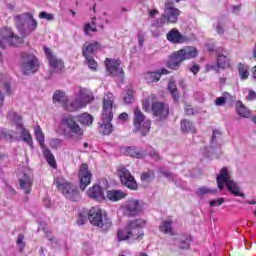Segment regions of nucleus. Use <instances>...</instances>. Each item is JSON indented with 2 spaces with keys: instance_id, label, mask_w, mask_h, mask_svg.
I'll return each instance as SVG.
<instances>
[{
  "instance_id": "obj_49",
  "label": "nucleus",
  "mask_w": 256,
  "mask_h": 256,
  "mask_svg": "<svg viewBox=\"0 0 256 256\" xmlns=\"http://www.w3.org/2000/svg\"><path fill=\"white\" fill-rule=\"evenodd\" d=\"M92 31V33H97V27L92 26L91 23H87L84 26V33L85 35H89V32Z\"/></svg>"
},
{
  "instance_id": "obj_48",
  "label": "nucleus",
  "mask_w": 256,
  "mask_h": 256,
  "mask_svg": "<svg viewBox=\"0 0 256 256\" xmlns=\"http://www.w3.org/2000/svg\"><path fill=\"white\" fill-rule=\"evenodd\" d=\"M87 61V65L89 69H92V71H97V62L95 59H93V56H90L89 58H85Z\"/></svg>"
},
{
  "instance_id": "obj_50",
  "label": "nucleus",
  "mask_w": 256,
  "mask_h": 256,
  "mask_svg": "<svg viewBox=\"0 0 256 256\" xmlns=\"http://www.w3.org/2000/svg\"><path fill=\"white\" fill-rule=\"evenodd\" d=\"M223 95L227 103H235V101H237V97L235 95H231L228 92H224Z\"/></svg>"
},
{
  "instance_id": "obj_46",
  "label": "nucleus",
  "mask_w": 256,
  "mask_h": 256,
  "mask_svg": "<svg viewBox=\"0 0 256 256\" xmlns=\"http://www.w3.org/2000/svg\"><path fill=\"white\" fill-rule=\"evenodd\" d=\"M191 241H192L191 236H187L185 239H182L180 241V246H179L180 249H190Z\"/></svg>"
},
{
  "instance_id": "obj_11",
  "label": "nucleus",
  "mask_w": 256,
  "mask_h": 256,
  "mask_svg": "<svg viewBox=\"0 0 256 256\" xmlns=\"http://www.w3.org/2000/svg\"><path fill=\"white\" fill-rule=\"evenodd\" d=\"M143 227H145V220L143 219H136L128 223L126 229H128V235L130 239H137L141 241L143 239Z\"/></svg>"
},
{
  "instance_id": "obj_51",
  "label": "nucleus",
  "mask_w": 256,
  "mask_h": 256,
  "mask_svg": "<svg viewBox=\"0 0 256 256\" xmlns=\"http://www.w3.org/2000/svg\"><path fill=\"white\" fill-rule=\"evenodd\" d=\"M25 239V236L23 234H19L17 238V245L20 247V252H23V249H25V242L23 241Z\"/></svg>"
},
{
  "instance_id": "obj_57",
  "label": "nucleus",
  "mask_w": 256,
  "mask_h": 256,
  "mask_svg": "<svg viewBox=\"0 0 256 256\" xmlns=\"http://www.w3.org/2000/svg\"><path fill=\"white\" fill-rule=\"evenodd\" d=\"M149 155L150 157H152V159H155L156 161H159L161 159L159 153H157V151H155L154 149L150 151Z\"/></svg>"
},
{
  "instance_id": "obj_44",
  "label": "nucleus",
  "mask_w": 256,
  "mask_h": 256,
  "mask_svg": "<svg viewBox=\"0 0 256 256\" xmlns=\"http://www.w3.org/2000/svg\"><path fill=\"white\" fill-rule=\"evenodd\" d=\"M238 72L240 75V79L242 81H245V79L249 78V71L247 69H245V66L241 63L238 65Z\"/></svg>"
},
{
  "instance_id": "obj_52",
  "label": "nucleus",
  "mask_w": 256,
  "mask_h": 256,
  "mask_svg": "<svg viewBox=\"0 0 256 256\" xmlns=\"http://www.w3.org/2000/svg\"><path fill=\"white\" fill-rule=\"evenodd\" d=\"M223 203H225V199L224 198H218L217 200H211L209 202L210 207H217V205H223Z\"/></svg>"
},
{
  "instance_id": "obj_15",
  "label": "nucleus",
  "mask_w": 256,
  "mask_h": 256,
  "mask_svg": "<svg viewBox=\"0 0 256 256\" xmlns=\"http://www.w3.org/2000/svg\"><path fill=\"white\" fill-rule=\"evenodd\" d=\"M79 181H80V189L81 191H85L88 185H91V179L93 178V174L89 170V165L82 164L79 170Z\"/></svg>"
},
{
  "instance_id": "obj_64",
  "label": "nucleus",
  "mask_w": 256,
  "mask_h": 256,
  "mask_svg": "<svg viewBox=\"0 0 256 256\" xmlns=\"http://www.w3.org/2000/svg\"><path fill=\"white\" fill-rule=\"evenodd\" d=\"M4 90L6 91L7 95H11V84L5 83L4 84Z\"/></svg>"
},
{
  "instance_id": "obj_62",
  "label": "nucleus",
  "mask_w": 256,
  "mask_h": 256,
  "mask_svg": "<svg viewBox=\"0 0 256 256\" xmlns=\"http://www.w3.org/2000/svg\"><path fill=\"white\" fill-rule=\"evenodd\" d=\"M216 31H217L218 35H223V33H225V30H223V26L221 25V23L217 24Z\"/></svg>"
},
{
  "instance_id": "obj_55",
  "label": "nucleus",
  "mask_w": 256,
  "mask_h": 256,
  "mask_svg": "<svg viewBox=\"0 0 256 256\" xmlns=\"http://www.w3.org/2000/svg\"><path fill=\"white\" fill-rule=\"evenodd\" d=\"M83 251L86 253V255H93V248H91V244L85 243L83 245Z\"/></svg>"
},
{
  "instance_id": "obj_61",
  "label": "nucleus",
  "mask_w": 256,
  "mask_h": 256,
  "mask_svg": "<svg viewBox=\"0 0 256 256\" xmlns=\"http://www.w3.org/2000/svg\"><path fill=\"white\" fill-rule=\"evenodd\" d=\"M77 223H78V225H85V223H87V217L80 215Z\"/></svg>"
},
{
  "instance_id": "obj_41",
  "label": "nucleus",
  "mask_w": 256,
  "mask_h": 256,
  "mask_svg": "<svg viewBox=\"0 0 256 256\" xmlns=\"http://www.w3.org/2000/svg\"><path fill=\"white\" fill-rule=\"evenodd\" d=\"M35 137H36V141H38L40 147L42 149H45V134H43V130H41V126L36 127Z\"/></svg>"
},
{
  "instance_id": "obj_26",
  "label": "nucleus",
  "mask_w": 256,
  "mask_h": 256,
  "mask_svg": "<svg viewBox=\"0 0 256 256\" xmlns=\"http://www.w3.org/2000/svg\"><path fill=\"white\" fill-rule=\"evenodd\" d=\"M124 155L128 157H136V159H143L146 155L145 151L139 150L135 146H128L123 148Z\"/></svg>"
},
{
  "instance_id": "obj_32",
  "label": "nucleus",
  "mask_w": 256,
  "mask_h": 256,
  "mask_svg": "<svg viewBox=\"0 0 256 256\" xmlns=\"http://www.w3.org/2000/svg\"><path fill=\"white\" fill-rule=\"evenodd\" d=\"M76 119L80 125H84L85 127H89V125H93L94 118L89 113H83L76 116Z\"/></svg>"
},
{
  "instance_id": "obj_53",
  "label": "nucleus",
  "mask_w": 256,
  "mask_h": 256,
  "mask_svg": "<svg viewBox=\"0 0 256 256\" xmlns=\"http://www.w3.org/2000/svg\"><path fill=\"white\" fill-rule=\"evenodd\" d=\"M39 17L40 19H46L47 21H53V19H55L53 14H48L47 12H41Z\"/></svg>"
},
{
  "instance_id": "obj_30",
  "label": "nucleus",
  "mask_w": 256,
  "mask_h": 256,
  "mask_svg": "<svg viewBox=\"0 0 256 256\" xmlns=\"http://www.w3.org/2000/svg\"><path fill=\"white\" fill-rule=\"evenodd\" d=\"M83 104L81 103V100L79 99V97H76L73 101L66 102V106L64 107V109L66 111H69L70 113H73L74 111H79V109H83Z\"/></svg>"
},
{
  "instance_id": "obj_6",
  "label": "nucleus",
  "mask_w": 256,
  "mask_h": 256,
  "mask_svg": "<svg viewBox=\"0 0 256 256\" xmlns=\"http://www.w3.org/2000/svg\"><path fill=\"white\" fill-rule=\"evenodd\" d=\"M216 183L220 191H223L226 185L228 191H230L232 195H235L236 197H245V193L241 192L239 184L231 179V175L229 174L227 167H223L220 170V174L216 177Z\"/></svg>"
},
{
  "instance_id": "obj_14",
  "label": "nucleus",
  "mask_w": 256,
  "mask_h": 256,
  "mask_svg": "<svg viewBox=\"0 0 256 256\" xmlns=\"http://www.w3.org/2000/svg\"><path fill=\"white\" fill-rule=\"evenodd\" d=\"M106 70L111 77H123L125 72L120 67L121 62L115 59L106 58L105 60Z\"/></svg>"
},
{
  "instance_id": "obj_9",
  "label": "nucleus",
  "mask_w": 256,
  "mask_h": 256,
  "mask_svg": "<svg viewBox=\"0 0 256 256\" xmlns=\"http://www.w3.org/2000/svg\"><path fill=\"white\" fill-rule=\"evenodd\" d=\"M134 132L140 133L142 137H146V135H149V131L151 129V120L145 118V115L143 112H141V109L135 108L134 110Z\"/></svg>"
},
{
  "instance_id": "obj_33",
  "label": "nucleus",
  "mask_w": 256,
  "mask_h": 256,
  "mask_svg": "<svg viewBox=\"0 0 256 256\" xmlns=\"http://www.w3.org/2000/svg\"><path fill=\"white\" fill-rule=\"evenodd\" d=\"M69 99L67 98V95H65V92L58 90L53 94V102L54 103H60L65 108L67 105V102Z\"/></svg>"
},
{
  "instance_id": "obj_42",
  "label": "nucleus",
  "mask_w": 256,
  "mask_h": 256,
  "mask_svg": "<svg viewBox=\"0 0 256 256\" xmlns=\"http://www.w3.org/2000/svg\"><path fill=\"white\" fill-rule=\"evenodd\" d=\"M181 131L184 133H195V126H193V123L189 120H182Z\"/></svg>"
},
{
  "instance_id": "obj_24",
  "label": "nucleus",
  "mask_w": 256,
  "mask_h": 256,
  "mask_svg": "<svg viewBox=\"0 0 256 256\" xmlns=\"http://www.w3.org/2000/svg\"><path fill=\"white\" fill-rule=\"evenodd\" d=\"M162 75H169V70L162 68L156 72H148L146 74V81H148V83H157Z\"/></svg>"
},
{
  "instance_id": "obj_4",
  "label": "nucleus",
  "mask_w": 256,
  "mask_h": 256,
  "mask_svg": "<svg viewBox=\"0 0 256 256\" xmlns=\"http://www.w3.org/2000/svg\"><path fill=\"white\" fill-rule=\"evenodd\" d=\"M14 23L18 33H20L21 37L24 39L25 37H29L30 34L33 33L37 29L38 22L33 17L31 12H25L22 14H18L14 17Z\"/></svg>"
},
{
  "instance_id": "obj_23",
  "label": "nucleus",
  "mask_w": 256,
  "mask_h": 256,
  "mask_svg": "<svg viewBox=\"0 0 256 256\" xmlns=\"http://www.w3.org/2000/svg\"><path fill=\"white\" fill-rule=\"evenodd\" d=\"M87 194L90 199H95V201H105V193L103 192V188L97 184L89 188Z\"/></svg>"
},
{
  "instance_id": "obj_63",
  "label": "nucleus",
  "mask_w": 256,
  "mask_h": 256,
  "mask_svg": "<svg viewBox=\"0 0 256 256\" xmlns=\"http://www.w3.org/2000/svg\"><path fill=\"white\" fill-rule=\"evenodd\" d=\"M119 121H127L129 119V115L125 112L121 113L118 117Z\"/></svg>"
},
{
  "instance_id": "obj_40",
  "label": "nucleus",
  "mask_w": 256,
  "mask_h": 256,
  "mask_svg": "<svg viewBox=\"0 0 256 256\" xmlns=\"http://www.w3.org/2000/svg\"><path fill=\"white\" fill-rule=\"evenodd\" d=\"M20 129H21L20 137L22 141H24V143H27L28 145L33 147V137H31V134L29 133V131H27L25 127H22Z\"/></svg>"
},
{
  "instance_id": "obj_60",
  "label": "nucleus",
  "mask_w": 256,
  "mask_h": 256,
  "mask_svg": "<svg viewBox=\"0 0 256 256\" xmlns=\"http://www.w3.org/2000/svg\"><path fill=\"white\" fill-rule=\"evenodd\" d=\"M185 113H186V115H194L195 110L193 109V107L191 105H188L185 108Z\"/></svg>"
},
{
  "instance_id": "obj_43",
  "label": "nucleus",
  "mask_w": 256,
  "mask_h": 256,
  "mask_svg": "<svg viewBox=\"0 0 256 256\" xmlns=\"http://www.w3.org/2000/svg\"><path fill=\"white\" fill-rule=\"evenodd\" d=\"M134 91L132 88H128L126 95L123 98V101L126 105H130V103H133L135 101V98L133 97Z\"/></svg>"
},
{
  "instance_id": "obj_12",
  "label": "nucleus",
  "mask_w": 256,
  "mask_h": 256,
  "mask_svg": "<svg viewBox=\"0 0 256 256\" xmlns=\"http://www.w3.org/2000/svg\"><path fill=\"white\" fill-rule=\"evenodd\" d=\"M123 214L126 217H137L143 213V207L139 200H128L123 206Z\"/></svg>"
},
{
  "instance_id": "obj_59",
  "label": "nucleus",
  "mask_w": 256,
  "mask_h": 256,
  "mask_svg": "<svg viewBox=\"0 0 256 256\" xmlns=\"http://www.w3.org/2000/svg\"><path fill=\"white\" fill-rule=\"evenodd\" d=\"M159 173H160V175H163L164 177H167L168 179L171 178V172H169L163 168L159 169Z\"/></svg>"
},
{
  "instance_id": "obj_27",
  "label": "nucleus",
  "mask_w": 256,
  "mask_h": 256,
  "mask_svg": "<svg viewBox=\"0 0 256 256\" xmlns=\"http://www.w3.org/2000/svg\"><path fill=\"white\" fill-rule=\"evenodd\" d=\"M78 99H80L82 106L87 107V104L91 103L94 99L93 93L85 88H81Z\"/></svg>"
},
{
  "instance_id": "obj_56",
  "label": "nucleus",
  "mask_w": 256,
  "mask_h": 256,
  "mask_svg": "<svg viewBox=\"0 0 256 256\" xmlns=\"http://www.w3.org/2000/svg\"><path fill=\"white\" fill-rule=\"evenodd\" d=\"M200 69L201 68L199 67L198 64H193L190 68V71H191V73H193V75H197L199 73Z\"/></svg>"
},
{
  "instance_id": "obj_18",
  "label": "nucleus",
  "mask_w": 256,
  "mask_h": 256,
  "mask_svg": "<svg viewBox=\"0 0 256 256\" xmlns=\"http://www.w3.org/2000/svg\"><path fill=\"white\" fill-rule=\"evenodd\" d=\"M167 40L174 45H179L181 43L189 42V37L181 34L178 29L173 28L166 35Z\"/></svg>"
},
{
  "instance_id": "obj_37",
  "label": "nucleus",
  "mask_w": 256,
  "mask_h": 256,
  "mask_svg": "<svg viewBox=\"0 0 256 256\" xmlns=\"http://www.w3.org/2000/svg\"><path fill=\"white\" fill-rule=\"evenodd\" d=\"M42 149H43L44 157H45L47 163L49 164V166L57 167V162H55V156H53V153H51V150H49L46 147H44Z\"/></svg>"
},
{
  "instance_id": "obj_58",
  "label": "nucleus",
  "mask_w": 256,
  "mask_h": 256,
  "mask_svg": "<svg viewBox=\"0 0 256 256\" xmlns=\"http://www.w3.org/2000/svg\"><path fill=\"white\" fill-rule=\"evenodd\" d=\"M246 99L247 101H254V99H256V92L253 90H250Z\"/></svg>"
},
{
  "instance_id": "obj_54",
  "label": "nucleus",
  "mask_w": 256,
  "mask_h": 256,
  "mask_svg": "<svg viewBox=\"0 0 256 256\" xmlns=\"http://www.w3.org/2000/svg\"><path fill=\"white\" fill-rule=\"evenodd\" d=\"M225 103H227V101L225 100V95H223V94H222L221 97H218V98H216V100H215V105H216L217 107H223V105H224Z\"/></svg>"
},
{
  "instance_id": "obj_2",
  "label": "nucleus",
  "mask_w": 256,
  "mask_h": 256,
  "mask_svg": "<svg viewBox=\"0 0 256 256\" xmlns=\"http://www.w3.org/2000/svg\"><path fill=\"white\" fill-rule=\"evenodd\" d=\"M175 0H167L164 6V13L161 14L160 18L152 22V27L161 29L165 25L175 24L179 21V15H181V10L173 7Z\"/></svg>"
},
{
  "instance_id": "obj_20",
  "label": "nucleus",
  "mask_w": 256,
  "mask_h": 256,
  "mask_svg": "<svg viewBox=\"0 0 256 256\" xmlns=\"http://www.w3.org/2000/svg\"><path fill=\"white\" fill-rule=\"evenodd\" d=\"M44 52L51 67H53L57 71H61L65 67L63 60L55 57V55H53V52H51V49L44 47Z\"/></svg>"
},
{
  "instance_id": "obj_8",
  "label": "nucleus",
  "mask_w": 256,
  "mask_h": 256,
  "mask_svg": "<svg viewBox=\"0 0 256 256\" xmlns=\"http://www.w3.org/2000/svg\"><path fill=\"white\" fill-rule=\"evenodd\" d=\"M20 67L23 75H33L39 71V60L33 54L22 52Z\"/></svg>"
},
{
  "instance_id": "obj_13",
  "label": "nucleus",
  "mask_w": 256,
  "mask_h": 256,
  "mask_svg": "<svg viewBox=\"0 0 256 256\" xmlns=\"http://www.w3.org/2000/svg\"><path fill=\"white\" fill-rule=\"evenodd\" d=\"M118 176L120 177V181L124 187L131 189V191H137V181H135V177L131 175V172L127 170V168H121L118 170Z\"/></svg>"
},
{
  "instance_id": "obj_16",
  "label": "nucleus",
  "mask_w": 256,
  "mask_h": 256,
  "mask_svg": "<svg viewBox=\"0 0 256 256\" xmlns=\"http://www.w3.org/2000/svg\"><path fill=\"white\" fill-rule=\"evenodd\" d=\"M152 112L155 117H158V121H163L169 115V105L164 102H153Z\"/></svg>"
},
{
  "instance_id": "obj_19",
  "label": "nucleus",
  "mask_w": 256,
  "mask_h": 256,
  "mask_svg": "<svg viewBox=\"0 0 256 256\" xmlns=\"http://www.w3.org/2000/svg\"><path fill=\"white\" fill-rule=\"evenodd\" d=\"M61 193L66 197V199H70V201H79V199H81L79 189H77V186L72 183L64 186Z\"/></svg>"
},
{
  "instance_id": "obj_45",
  "label": "nucleus",
  "mask_w": 256,
  "mask_h": 256,
  "mask_svg": "<svg viewBox=\"0 0 256 256\" xmlns=\"http://www.w3.org/2000/svg\"><path fill=\"white\" fill-rule=\"evenodd\" d=\"M118 241H127V239H131L128 233V229L126 230H118L117 232Z\"/></svg>"
},
{
  "instance_id": "obj_29",
  "label": "nucleus",
  "mask_w": 256,
  "mask_h": 256,
  "mask_svg": "<svg viewBox=\"0 0 256 256\" xmlns=\"http://www.w3.org/2000/svg\"><path fill=\"white\" fill-rule=\"evenodd\" d=\"M217 193H219L217 188H209L207 186H201L196 191V195L199 199H203L205 195H217Z\"/></svg>"
},
{
  "instance_id": "obj_31",
  "label": "nucleus",
  "mask_w": 256,
  "mask_h": 256,
  "mask_svg": "<svg viewBox=\"0 0 256 256\" xmlns=\"http://www.w3.org/2000/svg\"><path fill=\"white\" fill-rule=\"evenodd\" d=\"M127 197V193L121 191V190H110L107 192V198L109 201H121V199H125Z\"/></svg>"
},
{
  "instance_id": "obj_17",
  "label": "nucleus",
  "mask_w": 256,
  "mask_h": 256,
  "mask_svg": "<svg viewBox=\"0 0 256 256\" xmlns=\"http://www.w3.org/2000/svg\"><path fill=\"white\" fill-rule=\"evenodd\" d=\"M18 181L20 189L24 191L26 195L31 193V187H33V178H31V173L21 172L18 175Z\"/></svg>"
},
{
  "instance_id": "obj_3",
  "label": "nucleus",
  "mask_w": 256,
  "mask_h": 256,
  "mask_svg": "<svg viewBox=\"0 0 256 256\" xmlns=\"http://www.w3.org/2000/svg\"><path fill=\"white\" fill-rule=\"evenodd\" d=\"M61 124L63 127V133L66 137H68V139H72L73 141H81V139H83L85 130H83V128L79 125L77 116H63L61 119Z\"/></svg>"
},
{
  "instance_id": "obj_21",
  "label": "nucleus",
  "mask_w": 256,
  "mask_h": 256,
  "mask_svg": "<svg viewBox=\"0 0 256 256\" xmlns=\"http://www.w3.org/2000/svg\"><path fill=\"white\" fill-rule=\"evenodd\" d=\"M99 49H101V44L99 42H86L82 47V55L85 59H89V57H93L95 51H99Z\"/></svg>"
},
{
  "instance_id": "obj_36",
  "label": "nucleus",
  "mask_w": 256,
  "mask_h": 256,
  "mask_svg": "<svg viewBox=\"0 0 256 256\" xmlns=\"http://www.w3.org/2000/svg\"><path fill=\"white\" fill-rule=\"evenodd\" d=\"M167 89L171 93L175 103H178L179 102V90L177 89V84H175V81L170 80L168 82Z\"/></svg>"
},
{
  "instance_id": "obj_35",
  "label": "nucleus",
  "mask_w": 256,
  "mask_h": 256,
  "mask_svg": "<svg viewBox=\"0 0 256 256\" xmlns=\"http://www.w3.org/2000/svg\"><path fill=\"white\" fill-rule=\"evenodd\" d=\"M236 110L240 117L249 118L251 117V111L246 108L245 104L241 101L236 102Z\"/></svg>"
},
{
  "instance_id": "obj_22",
  "label": "nucleus",
  "mask_w": 256,
  "mask_h": 256,
  "mask_svg": "<svg viewBox=\"0 0 256 256\" xmlns=\"http://www.w3.org/2000/svg\"><path fill=\"white\" fill-rule=\"evenodd\" d=\"M218 69H227L231 65V58L223 53V48L216 50Z\"/></svg>"
},
{
  "instance_id": "obj_1",
  "label": "nucleus",
  "mask_w": 256,
  "mask_h": 256,
  "mask_svg": "<svg viewBox=\"0 0 256 256\" xmlns=\"http://www.w3.org/2000/svg\"><path fill=\"white\" fill-rule=\"evenodd\" d=\"M115 96L113 93L108 92L103 98L102 122L99 123L103 135H111L113 133V103Z\"/></svg>"
},
{
  "instance_id": "obj_34",
  "label": "nucleus",
  "mask_w": 256,
  "mask_h": 256,
  "mask_svg": "<svg viewBox=\"0 0 256 256\" xmlns=\"http://www.w3.org/2000/svg\"><path fill=\"white\" fill-rule=\"evenodd\" d=\"M159 229L161 233H164L165 235H175V232H173V222L169 220L162 221Z\"/></svg>"
},
{
  "instance_id": "obj_25",
  "label": "nucleus",
  "mask_w": 256,
  "mask_h": 256,
  "mask_svg": "<svg viewBox=\"0 0 256 256\" xmlns=\"http://www.w3.org/2000/svg\"><path fill=\"white\" fill-rule=\"evenodd\" d=\"M219 137H221V131L214 130L211 137L210 147L205 148V152H204L205 157H211V151L219 147V143L217 142V139H219Z\"/></svg>"
},
{
  "instance_id": "obj_10",
  "label": "nucleus",
  "mask_w": 256,
  "mask_h": 256,
  "mask_svg": "<svg viewBox=\"0 0 256 256\" xmlns=\"http://www.w3.org/2000/svg\"><path fill=\"white\" fill-rule=\"evenodd\" d=\"M0 47L1 49H5L7 47V43L10 44L11 47H19V45H23L25 40L23 37H19L11 28L4 27L0 30Z\"/></svg>"
},
{
  "instance_id": "obj_5",
  "label": "nucleus",
  "mask_w": 256,
  "mask_h": 256,
  "mask_svg": "<svg viewBox=\"0 0 256 256\" xmlns=\"http://www.w3.org/2000/svg\"><path fill=\"white\" fill-rule=\"evenodd\" d=\"M197 54V48L193 46H186L169 56V59L167 61V67L168 69H173L174 71H177V69L181 67L183 61L195 59V57H197Z\"/></svg>"
},
{
  "instance_id": "obj_28",
  "label": "nucleus",
  "mask_w": 256,
  "mask_h": 256,
  "mask_svg": "<svg viewBox=\"0 0 256 256\" xmlns=\"http://www.w3.org/2000/svg\"><path fill=\"white\" fill-rule=\"evenodd\" d=\"M15 131L2 128L0 129V139H4V141H8L9 143H13V141H19V138L15 136Z\"/></svg>"
},
{
  "instance_id": "obj_7",
  "label": "nucleus",
  "mask_w": 256,
  "mask_h": 256,
  "mask_svg": "<svg viewBox=\"0 0 256 256\" xmlns=\"http://www.w3.org/2000/svg\"><path fill=\"white\" fill-rule=\"evenodd\" d=\"M88 220L90 221L91 225L94 227H99L102 231H109L111 229V219L107 217V214H104L103 211L99 209V207H93L88 212Z\"/></svg>"
},
{
  "instance_id": "obj_39",
  "label": "nucleus",
  "mask_w": 256,
  "mask_h": 256,
  "mask_svg": "<svg viewBox=\"0 0 256 256\" xmlns=\"http://www.w3.org/2000/svg\"><path fill=\"white\" fill-rule=\"evenodd\" d=\"M8 117L16 125V129H22L24 127L23 119L19 116V114L15 113V112H9Z\"/></svg>"
},
{
  "instance_id": "obj_38",
  "label": "nucleus",
  "mask_w": 256,
  "mask_h": 256,
  "mask_svg": "<svg viewBox=\"0 0 256 256\" xmlns=\"http://www.w3.org/2000/svg\"><path fill=\"white\" fill-rule=\"evenodd\" d=\"M142 183H151L155 181V170H148L143 172L140 176Z\"/></svg>"
},
{
  "instance_id": "obj_47",
  "label": "nucleus",
  "mask_w": 256,
  "mask_h": 256,
  "mask_svg": "<svg viewBox=\"0 0 256 256\" xmlns=\"http://www.w3.org/2000/svg\"><path fill=\"white\" fill-rule=\"evenodd\" d=\"M54 183L56 184L59 191H63V188L67 187V185L69 184V182H65V180L61 178H55Z\"/></svg>"
}]
</instances>
